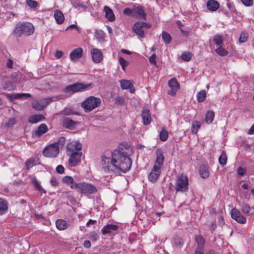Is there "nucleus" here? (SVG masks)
Segmentation results:
<instances>
[{"mask_svg":"<svg viewBox=\"0 0 254 254\" xmlns=\"http://www.w3.org/2000/svg\"><path fill=\"white\" fill-rule=\"evenodd\" d=\"M179 89H177V88H171V90L169 91L168 93V94L174 96L176 95L177 91Z\"/></svg>","mask_w":254,"mask_h":254,"instance_id":"obj_61","label":"nucleus"},{"mask_svg":"<svg viewBox=\"0 0 254 254\" xmlns=\"http://www.w3.org/2000/svg\"><path fill=\"white\" fill-rule=\"evenodd\" d=\"M219 163L222 166L226 164L227 161V157L225 151H223L219 157Z\"/></svg>","mask_w":254,"mask_h":254,"instance_id":"obj_33","label":"nucleus"},{"mask_svg":"<svg viewBox=\"0 0 254 254\" xmlns=\"http://www.w3.org/2000/svg\"><path fill=\"white\" fill-rule=\"evenodd\" d=\"M83 54V50L81 48H78L73 50L70 53L69 57L70 59L74 61L80 58Z\"/></svg>","mask_w":254,"mask_h":254,"instance_id":"obj_16","label":"nucleus"},{"mask_svg":"<svg viewBox=\"0 0 254 254\" xmlns=\"http://www.w3.org/2000/svg\"><path fill=\"white\" fill-rule=\"evenodd\" d=\"M92 83H85L83 82H76L67 85L64 89V92L75 93L76 92H83L91 88Z\"/></svg>","mask_w":254,"mask_h":254,"instance_id":"obj_5","label":"nucleus"},{"mask_svg":"<svg viewBox=\"0 0 254 254\" xmlns=\"http://www.w3.org/2000/svg\"><path fill=\"white\" fill-rule=\"evenodd\" d=\"M199 174L201 178L206 179L209 176L208 168L204 165H201L199 168Z\"/></svg>","mask_w":254,"mask_h":254,"instance_id":"obj_27","label":"nucleus"},{"mask_svg":"<svg viewBox=\"0 0 254 254\" xmlns=\"http://www.w3.org/2000/svg\"><path fill=\"white\" fill-rule=\"evenodd\" d=\"M142 118L143 123L145 125L150 124L151 121V118L150 114V111L148 109H144L142 111Z\"/></svg>","mask_w":254,"mask_h":254,"instance_id":"obj_19","label":"nucleus"},{"mask_svg":"<svg viewBox=\"0 0 254 254\" xmlns=\"http://www.w3.org/2000/svg\"><path fill=\"white\" fill-rule=\"evenodd\" d=\"M16 123V120L14 118H11L9 120L8 122L5 124V127H12Z\"/></svg>","mask_w":254,"mask_h":254,"instance_id":"obj_50","label":"nucleus"},{"mask_svg":"<svg viewBox=\"0 0 254 254\" xmlns=\"http://www.w3.org/2000/svg\"><path fill=\"white\" fill-rule=\"evenodd\" d=\"M63 55V53L60 51H57L56 53V57L57 59L61 58Z\"/></svg>","mask_w":254,"mask_h":254,"instance_id":"obj_64","label":"nucleus"},{"mask_svg":"<svg viewBox=\"0 0 254 254\" xmlns=\"http://www.w3.org/2000/svg\"><path fill=\"white\" fill-rule=\"evenodd\" d=\"M48 129L47 126L45 124H41L34 131V135L36 137H39L43 134L47 132Z\"/></svg>","mask_w":254,"mask_h":254,"instance_id":"obj_18","label":"nucleus"},{"mask_svg":"<svg viewBox=\"0 0 254 254\" xmlns=\"http://www.w3.org/2000/svg\"><path fill=\"white\" fill-rule=\"evenodd\" d=\"M241 211L247 215H252L254 214V206H250L246 203H243L241 206Z\"/></svg>","mask_w":254,"mask_h":254,"instance_id":"obj_21","label":"nucleus"},{"mask_svg":"<svg viewBox=\"0 0 254 254\" xmlns=\"http://www.w3.org/2000/svg\"><path fill=\"white\" fill-rule=\"evenodd\" d=\"M241 1L246 6H250L253 4V0H241Z\"/></svg>","mask_w":254,"mask_h":254,"instance_id":"obj_54","label":"nucleus"},{"mask_svg":"<svg viewBox=\"0 0 254 254\" xmlns=\"http://www.w3.org/2000/svg\"><path fill=\"white\" fill-rule=\"evenodd\" d=\"M237 172L240 176H243L245 174V170L242 167H239L238 169Z\"/></svg>","mask_w":254,"mask_h":254,"instance_id":"obj_60","label":"nucleus"},{"mask_svg":"<svg viewBox=\"0 0 254 254\" xmlns=\"http://www.w3.org/2000/svg\"><path fill=\"white\" fill-rule=\"evenodd\" d=\"M95 37L99 40H103L105 37V33L102 30H96Z\"/></svg>","mask_w":254,"mask_h":254,"instance_id":"obj_45","label":"nucleus"},{"mask_svg":"<svg viewBox=\"0 0 254 254\" xmlns=\"http://www.w3.org/2000/svg\"><path fill=\"white\" fill-rule=\"evenodd\" d=\"M248 34L246 32H242L239 38V42L240 43H245L247 41Z\"/></svg>","mask_w":254,"mask_h":254,"instance_id":"obj_47","label":"nucleus"},{"mask_svg":"<svg viewBox=\"0 0 254 254\" xmlns=\"http://www.w3.org/2000/svg\"><path fill=\"white\" fill-rule=\"evenodd\" d=\"M191 57L192 54L190 52H184L181 55L182 60L187 62L190 61Z\"/></svg>","mask_w":254,"mask_h":254,"instance_id":"obj_43","label":"nucleus"},{"mask_svg":"<svg viewBox=\"0 0 254 254\" xmlns=\"http://www.w3.org/2000/svg\"><path fill=\"white\" fill-rule=\"evenodd\" d=\"M27 4L31 8H36L38 6V2L34 0H26Z\"/></svg>","mask_w":254,"mask_h":254,"instance_id":"obj_48","label":"nucleus"},{"mask_svg":"<svg viewBox=\"0 0 254 254\" xmlns=\"http://www.w3.org/2000/svg\"><path fill=\"white\" fill-rule=\"evenodd\" d=\"M62 114L64 115H70L71 114H74L73 113V111L70 108H65L63 111H62Z\"/></svg>","mask_w":254,"mask_h":254,"instance_id":"obj_53","label":"nucleus"},{"mask_svg":"<svg viewBox=\"0 0 254 254\" xmlns=\"http://www.w3.org/2000/svg\"><path fill=\"white\" fill-rule=\"evenodd\" d=\"M82 147V145L80 142L78 141H72L67 144L66 146L67 152H69L71 153L75 151L79 152L81 150Z\"/></svg>","mask_w":254,"mask_h":254,"instance_id":"obj_13","label":"nucleus"},{"mask_svg":"<svg viewBox=\"0 0 254 254\" xmlns=\"http://www.w3.org/2000/svg\"><path fill=\"white\" fill-rule=\"evenodd\" d=\"M132 8L130 9L129 8H126L124 10V13L127 15L132 16Z\"/></svg>","mask_w":254,"mask_h":254,"instance_id":"obj_58","label":"nucleus"},{"mask_svg":"<svg viewBox=\"0 0 254 254\" xmlns=\"http://www.w3.org/2000/svg\"><path fill=\"white\" fill-rule=\"evenodd\" d=\"M45 119V117L42 115H34L28 119V121L31 124H35Z\"/></svg>","mask_w":254,"mask_h":254,"instance_id":"obj_26","label":"nucleus"},{"mask_svg":"<svg viewBox=\"0 0 254 254\" xmlns=\"http://www.w3.org/2000/svg\"><path fill=\"white\" fill-rule=\"evenodd\" d=\"M164 157L162 152H160L157 154L156 159L155 161L153 166H156V168L161 169V166L163 164Z\"/></svg>","mask_w":254,"mask_h":254,"instance_id":"obj_22","label":"nucleus"},{"mask_svg":"<svg viewBox=\"0 0 254 254\" xmlns=\"http://www.w3.org/2000/svg\"><path fill=\"white\" fill-rule=\"evenodd\" d=\"M34 160L33 159H28L25 162L26 169L29 170L30 168L34 166Z\"/></svg>","mask_w":254,"mask_h":254,"instance_id":"obj_49","label":"nucleus"},{"mask_svg":"<svg viewBox=\"0 0 254 254\" xmlns=\"http://www.w3.org/2000/svg\"><path fill=\"white\" fill-rule=\"evenodd\" d=\"M105 12L106 17L110 21H113L115 20V15L113 10L108 6H105L104 8Z\"/></svg>","mask_w":254,"mask_h":254,"instance_id":"obj_24","label":"nucleus"},{"mask_svg":"<svg viewBox=\"0 0 254 254\" xmlns=\"http://www.w3.org/2000/svg\"><path fill=\"white\" fill-rule=\"evenodd\" d=\"M195 240L197 244V247L194 254H204L205 239L201 235L195 236Z\"/></svg>","mask_w":254,"mask_h":254,"instance_id":"obj_9","label":"nucleus"},{"mask_svg":"<svg viewBox=\"0 0 254 254\" xmlns=\"http://www.w3.org/2000/svg\"><path fill=\"white\" fill-rule=\"evenodd\" d=\"M119 228L118 225L115 224H107L101 230L102 234L104 235L110 234L112 231H117Z\"/></svg>","mask_w":254,"mask_h":254,"instance_id":"obj_17","label":"nucleus"},{"mask_svg":"<svg viewBox=\"0 0 254 254\" xmlns=\"http://www.w3.org/2000/svg\"><path fill=\"white\" fill-rule=\"evenodd\" d=\"M214 112L212 111H208L205 115V122L207 124H211L213 121L214 117Z\"/></svg>","mask_w":254,"mask_h":254,"instance_id":"obj_31","label":"nucleus"},{"mask_svg":"<svg viewBox=\"0 0 254 254\" xmlns=\"http://www.w3.org/2000/svg\"><path fill=\"white\" fill-rule=\"evenodd\" d=\"M91 242L89 240H85L83 243V246L86 248H89L91 247Z\"/></svg>","mask_w":254,"mask_h":254,"instance_id":"obj_63","label":"nucleus"},{"mask_svg":"<svg viewBox=\"0 0 254 254\" xmlns=\"http://www.w3.org/2000/svg\"><path fill=\"white\" fill-rule=\"evenodd\" d=\"M213 41L217 46H222L223 42V37L219 34L215 35L213 37Z\"/></svg>","mask_w":254,"mask_h":254,"instance_id":"obj_38","label":"nucleus"},{"mask_svg":"<svg viewBox=\"0 0 254 254\" xmlns=\"http://www.w3.org/2000/svg\"><path fill=\"white\" fill-rule=\"evenodd\" d=\"M70 188L75 189L81 193L86 194H94L97 191V188L95 186L85 182L75 184L74 186H70Z\"/></svg>","mask_w":254,"mask_h":254,"instance_id":"obj_3","label":"nucleus"},{"mask_svg":"<svg viewBox=\"0 0 254 254\" xmlns=\"http://www.w3.org/2000/svg\"><path fill=\"white\" fill-rule=\"evenodd\" d=\"M132 16L145 19L146 14L144 12L143 7L139 6L132 8Z\"/></svg>","mask_w":254,"mask_h":254,"instance_id":"obj_14","label":"nucleus"},{"mask_svg":"<svg viewBox=\"0 0 254 254\" xmlns=\"http://www.w3.org/2000/svg\"><path fill=\"white\" fill-rule=\"evenodd\" d=\"M57 228L60 230H64L67 228L68 225L66 221L58 219L56 222Z\"/></svg>","mask_w":254,"mask_h":254,"instance_id":"obj_29","label":"nucleus"},{"mask_svg":"<svg viewBox=\"0 0 254 254\" xmlns=\"http://www.w3.org/2000/svg\"><path fill=\"white\" fill-rule=\"evenodd\" d=\"M169 86L171 88L179 89L180 85L176 78H172L168 82Z\"/></svg>","mask_w":254,"mask_h":254,"instance_id":"obj_36","label":"nucleus"},{"mask_svg":"<svg viewBox=\"0 0 254 254\" xmlns=\"http://www.w3.org/2000/svg\"><path fill=\"white\" fill-rule=\"evenodd\" d=\"M151 24L145 22H137L132 27V31L141 37H144V28H149Z\"/></svg>","mask_w":254,"mask_h":254,"instance_id":"obj_7","label":"nucleus"},{"mask_svg":"<svg viewBox=\"0 0 254 254\" xmlns=\"http://www.w3.org/2000/svg\"><path fill=\"white\" fill-rule=\"evenodd\" d=\"M90 238L92 241L95 242L98 239L99 236L96 232L93 231L91 233Z\"/></svg>","mask_w":254,"mask_h":254,"instance_id":"obj_52","label":"nucleus"},{"mask_svg":"<svg viewBox=\"0 0 254 254\" xmlns=\"http://www.w3.org/2000/svg\"><path fill=\"white\" fill-rule=\"evenodd\" d=\"M63 125L66 128L72 129L74 127L76 123L71 119L66 118L64 120Z\"/></svg>","mask_w":254,"mask_h":254,"instance_id":"obj_23","label":"nucleus"},{"mask_svg":"<svg viewBox=\"0 0 254 254\" xmlns=\"http://www.w3.org/2000/svg\"><path fill=\"white\" fill-rule=\"evenodd\" d=\"M119 61L123 70L129 64V63L121 57H119Z\"/></svg>","mask_w":254,"mask_h":254,"instance_id":"obj_46","label":"nucleus"},{"mask_svg":"<svg viewBox=\"0 0 254 254\" xmlns=\"http://www.w3.org/2000/svg\"><path fill=\"white\" fill-rule=\"evenodd\" d=\"M34 31V26L31 23L24 22L21 24H17L13 33L16 36L20 37L21 35H30L33 33Z\"/></svg>","mask_w":254,"mask_h":254,"instance_id":"obj_2","label":"nucleus"},{"mask_svg":"<svg viewBox=\"0 0 254 254\" xmlns=\"http://www.w3.org/2000/svg\"><path fill=\"white\" fill-rule=\"evenodd\" d=\"M206 6L210 11H215L219 7V3L215 0H208Z\"/></svg>","mask_w":254,"mask_h":254,"instance_id":"obj_20","label":"nucleus"},{"mask_svg":"<svg viewBox=\"0 0 254 254\" xmlns=\"http://www.w3.org/2000/svg\"><path fill=\"white\" fill-rule=\"evenodd\" d=\"M160 139L162 141H166L168 137V132L165 129H163L160 133Z\"/></svg>","mask_w":254,"mask_h":254,"instance_id":"obj_41","label":"nucleus"},{"mask_svg":"<svg viewBox=\"0 0 254 254\" xmlns=\"http://www.w3.org/2000/svg\"><path fill=\"white\" fill-rule=\"evenodd\" d=\"M92 56V59L95 63H99L103 58V55L100 50L97 48H93L90 51Z\"/></svg>","mask_w":254,"mask_h":254,"instance_id":"obj_12","label":"nucleus"},{"mask_svg":"<svg viewBox=\"0 0 254 254\" xmlns=\"http://www.w3.org/2000/svg\"><path fill=\"white\" fill-rule=\"evenodd\" d=\"M115 103L117 105H123L125 103L124 98L121 96H117L116 98Z\"/></svg>","mask_w":254,"mask_h":254,"instance_id":"obj_51","label":"nucleus"},{"mask_svg":"<svg viewBox=\"0 0 254 254\" xmlns=\"http://www.w3.org/2000/svg\"><path fill=\"white\" fill-rule=\"evenodd\" d=\"M13 86L12 83L10 81L6 82L4 86H3V88L4 89L10 90L12 89V87Z\"/></svg>","mask_w":254,"mask_h":254,"instance_id":"obj_57","label":"nucleus"},{"mask_svg":"<svg viewBox=\"0 0 254 254\" xmlns=\"http://www.w3.org/2000/svg\"><path fill=\"white\" fill-rule=\"evenodd\" d=\"M161 173V169L156 168V166H153L150 173L148 175V180L153 183L157 181Z\"/></svg>","mask_w":254,"mask_h":254,"instance_id":"obj_15","label":"nucleus"},{"mask_svg":"<svg viewBox=\"0 0 254 254\" xmlns=\"http://www.w3.org/2000/svg\"><path fill=\"white\" fill-rule=\"evenodd\" d=\"M65 143V138L64 137L62 136L60 137L58 141L57 142H55L53 143L54 144H56V146H58L59 147V149L60 147H63Z\"/></svg>","mask_w":254,"mask_h":254,"instance_id":"obj_42","label":"nucleus"},{"mask_svg":"<svg viewBox=\"0 0 254 254\" xmlns=\"http://www.w3.org/2000/svg\"><path fill=\"white\" fill-rule=\"evenodd\" d=\"M101 103L99 98L90 96L81 103V106L86 113H88L98 107Z\"/></svg>","mask_w":254,"mask_h":254,"instance_id":"obj_4","label":"nucleus"},{"mask_svg":"<svg viewBox=\"0 0 254 254\" xmlns=\"http://www.w3.org/2000/svg\"><path fill=\"white\" fill-rule=\"evenodd\" d=\"M32 107L37 111H41L45 108V105L42 99L40 101L35 100L32 103Z\"/></svg>","mask_w":254,"mask_h":254,"instance_id":"obj_28","label":"nucleus"},{"mask_svg":"<svg viewBox=\"0 0 254 254\" xmlns=\"http://www.w3.org/2000/svg\"><path fill=\"white\" fill-rule=\"evenodd\" d=\"M64 168L62 165H58L56 168V172L59 174H63L64 173Z\"/></svg>","mask_w":254,"mask_h":254,"instance_id":"obj_55","label":"nucleus"},{"mask_svg":"<svg viewBox=\"0 0 254 254\" xmlns=\"http://www.w3.org/2000/svg\"><path fill=\"white\" fill-rule=\"evenodd\" d=\"M162 37L163 41L166 44H169L172 40L171 35L166 31H163L162 33Z\"/></svg>","mask_w":254,"mask_h":254,"instance_id":"obj_39","label":"nucleus"},{"mask_svg":"<svg viewBox=\"0 0 254 254\" xmlns=\"http://www.w3.org/2000/svg\"><path fill=\"white\" fill-rule=\"evenodd\" d=\"M42 100L43 102L44 103L45 107H46L49 103H50L52 101V98H44V99H42Z\"/></svg>","mask_w":254,"mask_h":254,"instance_id":"obj_59","label":"nucleus"},{"mask_svg":"<svg viewBox=\"0 0 254 254\" xmlns=\"http://www.w3.org/2000/svg\"><path fill=\"white\" fill-rule=\"evenodd\" d=\"M174 243L176 247L181 248L183 245L184 242L182 238L176 237L174 239Z\"/></svg>","mask_w":254,"mask_h":254,"instance_id":"obj_44","label":"nucleus"},{"mask_svg":"<svg viewBox=\"0 0 254 254\" xmlns=\"http://www.w3.org/2000/svg\"><path fill=\"white\" fill-rule=\"evenodd\" d=\"M206 91L202 90L198 92L196 95L197 100L199 102H203L206 98Z\"/></svg>","mask_w":254,"mask_h":254,"instance_id":"obj_34","label":"nucleus"},{"mask_svg":"<svg viewBox=\"0 0 254 254\" xmlns=\"http://www.w3.org/2000/svg\"><path fill=\"white\" fill-rule=\"evenodd\" d=\"M189 190V179L187 176L181 175L176 180L175 190L177 192H185Z\"/></svg>","mask_w":254,"mask_h":254,"instance_id":"obj_6","label":"nucleus"},{"mask_svg":"<svg viewBox=\"0 0 254 254\" xmlns=\"http://www.w3.org/2000/svg\"><path fill=\"white\" fill-rule=\"evenodd\" d=\"M102 165L107 173H126L130 170L132 161L128 153L121 147L112 152V158L105 155L102 157Z\"/></svg>","mask_w":254,"mask_h":254,"instance_id":"obj_1","label":"nucleus"},{"mask_svg":"<svg viewBox=\"0 0 254 254\" xmlns=\"http://www.w3.org/2000/svg\"><path fill=\"white\" fill-rule=\"evenodd\" d=\"M231 215L232 218L239 223L245 224L246 222V218L241 214V212L236 208L232 209Z\"/></svg>","mask_w":254,"mask_h":254,"instance_id":"obj_10","label":"nucleus"},{"mask_svg":"<svg viewBox=\"0 0 254 254\" xmlns=\"http://www.w3.org/2000/svg\"><path fill=\"white\" fill-rule=\"evenodd\" d=\"M216 53L220 56H225L228 54V52L224 49L222 46H220L215 50Z\"/></svg>","mask_w":254,"mask_h":254,"instance_id":"obj_40","label":"nucleus"},{"mask_svg":"<svg viewBox=\"0 0 254 254\" xmlns=\"http://www.w3.org/2000/svg\"><path fill=\"white\" fill-rule=\"evenodd\" d=\"M8 209L7 202L2 198H0V215L4 214Z\"/></svg>","mask_w":254,"mask_h":254,"instance_id":"obj_30","label":"nucleus"},{"mask_svg":"<svg viewBox=\"0 0 254 254\" xmlns=\"http://www.w3.org/2000/svg\"><path fill=\"white\" fill-rule=\"evenodd\" d=\"M82 153L75 151L72 152L68 159V163L71 166H75L80 162Z\"/></svg>","mask_w":254,"mask_h":254,"instance_id":"obj_11","label":"nucleus"},{"mask_svg":"<svg viewBox=\"0 0 254 254\" xmlns=\"http://www.w3.org/2000/svg\"><path fill=\"white\" fill-rule=\"evenodd\" d=\"M121 87L123 89H130L132 85L128 80H120Z\"/></svg>","mask_w":254,"mask_h":254,"instance_id":"obj_37","label":"nucleus"},{"mask_svg":"<svg viewBox=\"0 0 254 254\" xmlns=\"http://www.w3.org/2000/svg\"><path fill=\"white\" fill-rule=\"evenodd\" d=\"M54 17L58 24H62L64 20V16L62 11L57 10L54 13Z\"/></svg>","mask_w":254,"mask_h":254,"instance_id":"obj_25","label":"nucleus"},{"mask_svg":"<svg viewBox=\"0 0 254 254\" xmlns=\"http://www.w3.org/2000/svg\"><path fill=\"white\" fill-rule=\"evenodd\" d=\"M195 123L196 124L197 128L196 129H194L195 125H194V124H193V125H192L193 128L192 129V131L194 133H196L198 129L200 127V125L198 122H195Z\"/></svg>","mask_w":254,"mask_h":254,"instance_id":"obj_62","label":"nucleus"},{"mask_svg":"<svg viewBox=\"0 0 254 254\" xmlns=\"http://www.w3.org/2000/svg\"><path fill=\"white\" fill-rule=\"evenodd\" d=\"M156 57V55L155 54H153L149 59V62L151 64H153V65H155L156 64V62L155 60Z\"/></svg>","mask_w":254,"mask_h":254,"instance_id":"obj_56","label":"nucleus"},{"mask_svg":"<svg viewBox=\"0 0 254 254\" xmlns=\"http://www.w3.org/2000/svg\"><path fill=\"white\" fill-rule=\"evenodd\" d=\"M31 95L29 93H17L12 94L10 96L12 100H15L22 98L23 97H31Z\"/></svg>","mask_w":254,"mask_h":254,"instance_id":"obj_35","label":"nucleus"},{"mask_svg":"<svg viewBox=\"0 0 254 254\" xmlns=\"http://www.w3.org/2000/svg\"><path fill=\"white\" fill-rule=\"evenodd\" d=\"M62 181L64 183L68 185H70V187L74 186L75 184H77L76 183L74 182L73 178L71 176H64L63 177Z\"/></svg>","mask_w":254,"mask_h":254,"instance_id":"obj_32","label":"nucleus"},{"mask_svg":"<svg viewBox=\"0 0 254 254\" xmlns=\"http://www.w3.org/2000/svg\"><path fill=\"white\" fill-rule=\"evenodd\" d=\"M43 155L49 158L56 157L59 153V149L56 144H51L45 148L43 151Z\"/></svg>","mask_w":254,"mask_h":254,"instance_id":"obj_8","label":"nucleus"}]
</instances>
